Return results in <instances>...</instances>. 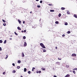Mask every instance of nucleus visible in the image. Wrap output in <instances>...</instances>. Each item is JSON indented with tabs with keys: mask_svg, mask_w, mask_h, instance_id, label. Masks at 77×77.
Masks as SVG:
<instances>
[{
	"mask_svg": "<svg viewBox=\"0 0 77 77\" xmlns=\"http://www.w3.org/2000/svg\"><path fill=\"white\" fill-rule=\"evenodd\" d=\"M40 45L42 47V48H45V46L44 45L43 43H41L40 44Z\"/></svg>",
	"mask_w": 77,
	"mask_h": 77,
	"instance_id": "obj_1",
	"label": "nucleus"
},
{
	"mask_svg": "<svg viewBox=\"0 0 77 77\" xmlns=\"http://www.w3.org/2000/svg\"><path fill=\"white\" fill-rule=\"evenodd\" d=\"M41 69L42 70H43V71H45V68L43 67H42Z\"/></svg>",
	"mask_w": 77,
	"mask_h": 77,
	"instance_id": "obj_2",
	"label": "nucleus"
},
{
	"mask_svg": "<svg viewBox=\"0 0 77 77\" xmlns=\"http://www.w3.org/2000/svg\"><path fill=\"white\" fill-rule=\"evenodd\" d=\"M24 47H26L27 46V43L26 42H24Z\"/></svg>",
	"mask_w": 77,
	"mask_h": 77,
	"instance_id": "obj_3",
	"label": "nucleus"
},
{
	"mask_svg": "<svg viewBox=\"0 0 77 77\" xmlns=\"http://www.w3.org/2000/svg\"><path fill=\"white\" fill-rule=\"evenodd\" d=\"M72 56H76V54H72Z\"/></svg>",
	"mask_w": 77,
	"mask_h": 77,
	"instance_id": "obj_4",
	"label": "nucleus"
},
{
	"mask_svg": "<svg viewBox=\"0 0 77 77\" xmlns=\"http://www.w3.org/2000/svg\"><path fill=\"white\" fill-rule=\"evenodd\" d=\"M61 10H65V8L62 7L61 8Z\"/></svg>",
	"mask_w": 77,
	"mask_h": 77,
	"instance_id": "obj_5",
	"label": "nucleus"
},
{
	"mask_svg": "<svg viewBox=\"0 0 77 77\" xmlns=\"http://www.w3.org/2000/svg\"><path fill=\"white\" fill-rule=\"evenodd\" d=\"M22 57H24V53H23V52L22 53Z\"/></svg>",
	"mask_w": 77,
	"mask_h": 77,
	"instance_id": "obj_6",
	"label": "nucleus"
},
{
	"mask_svg": "<svg viewBox=\"0 0 77 77\" xmlns=\"http://www.w3.org/2000/svg\"><path fill=\"white\" fill-rule=\"evenodd\" d=\"M17 29H18V30H21V29L20 28V27H18Z\"/></svg>",
	"mask_w": 77,
	"mask_h": 77,
	"instance_id": "obj_7",
	"label": "nucleus"
},
{
	"mask_svg": "<svg viewBox=\"0 0 77 77\" xmlns=\"http://www.w3.org/2000/svg\"><path fill=\"white\" fill-rule=\"evenodd\" d=\"M35 69V67H32V71H34V69Z\"/></svg>",
	"mask_w": 77,
	"mask_h": 77,
	"instance_id": "obj_8",
	"label": "nucleus"
},
{
	"mask_svg": "<svg viewBox=\"0 0 77 77\" xmlns=\"http://www.w3.org/2000/svg\"><path fill=\"white\" fill-rule=\"evenodd\" d=\"M26 71H27V69H26V68H24V72H26Z\"/></svg>",
	"mask_w": 77,
	"mask_h": 77,
	"instance_id": "obj_9",
	"label": "nucleus"
},
{
	"mask_svg": "<svg viewBox=\"0 0 77 77\" xmlns=\"http://www.w3.org/2000/svg\"><path fill=\"white\" fill-rule=\"evenodd\" d=\"M74 17H75V18H77V15H76V14H74Z\"/></svg>",
	"mask_w": 77,
	"mask_h": 77,
	"instance_id": "obj_10",
	"label": "nucleus"
},
{
	"mask_svg": "<svg viewBox=\"0 0 77 77\" xmlns=\"http://www.w3.org/2000/svg\"><path fill=\"white\" fill-rule=\"evenodd\" d=\"M18 63H21V60H18Z\"/></svg>",
	"mask_w": 77,
	"mask_h": 77,
	"instance_id": "obj_11",
	"label": "nucleus"
},
{
	"mask_svg": "<svg viewBox=\"0 0 77 77\" xmlns=\"http://www.w3.org/2000/svg\"><path fill=\"white\" fill-rule=\"evenodd\" d=\"M67 33L68 34H69V33H71V31H68Z\"/></svg>",
	"mask_w": 77,
	"mask_h": 77,
	"instance_id": "obj_12",
	"label": "nucleus"
},
{
	"mask_svg": "<svg viewBox=\"0 0 77 77\" xmlns=\"http://www.w3.org/2000/svg\"><path fill=\"white\" fill-rule=\"evenodd\" d=\"M13 73H15V72H16V71L14 70H13Z\"/></svg>",
	"mask_w": 77,
	"mask_h": 77,
	"instance_id": "obj_13",
	"label": "nucleus"
},
{
	"mask_svg": "<svg viewBox=\"0 0 77 77\" xmlns=\"http://www.w3.org/2000/svg\"><path fill=\"white\" fill-rule=\"evenodd\" d=\"M18 21L19 22V23H21V20H18Z\"/></svg>",
	"mask_w": 77,
	"mask_h": 77,
	"instance_id": "obj_14",
	"label": "nucleus"
},
{
	"mask_svg": "<svg viewBox=\"0 0 77 77\" xmlns=\"http://www.w3.org/2000/svg\"><path fill=\"white\" fill-rule=\"evenodd\" d=\"M65 25L66 26H67V25H68V23L67 22L65 23Z\"/></svg>",
	"mask_w": 77,
	"mask_h": 77,
	"instance_id": "obj_15",
	"label": "nucleus"
},
{
	"mask_svg": "<svg viewBox=\"0 0 77 77\" xmlns=\"http://www.w3.org/2000/svg\"><path fill=\"white\" fill-rule=\"evenodd\" d=\"M66 76L67 77H69L70 76V75L69 74H67L66 75Z\"/></svg>",
	"mask_w": 77,
	"mask_h": 77,
	"instance_id": "obj_16",
	"label": "nucleus"
},
{
	"mask_svg": "<svg viewBox=\"0 0 77 77\" xmlns=\"http://www.w3.org/2000/svg\"><path fill=\"white\" fill-rule=\"evenodd\" d=\"M6 57H5V59H6L8 57V55H6Z\"/></svg>",
	"mask_w": 77,
	"mask_h": 77,
	"instance_id": "obj_17",
	"label": "nucleus"
},
{
	"mask_svg": "<svg viewBox=\"0 0 77 77\" xmlns=\"http://www.w3.org/2000/svg\"><path fill=\"white\" fill-rule=\"evenodd\" d=\"M17 68L18 69H20V66H17Z\"/></svg>",
	"mask_w": 77,
	"mask_h": 77,
	"instance_id": "obj_18",
	"label": "nucleus"
},
{
	"mask_svg": "<svg viewBox=\"0 0 77 77\" xmlns=\"http://www.w3.org/2000/svg\"><path fill=\"white\" fill-rule=\"evenodd\" d=\"M59 17H61V14H59Z\"/></svg>",
	"mask_w": 77,
	"mask_h": 77,
	"instance_id": "obj_19",
	"label": "nucleus"
},
{
	"mask_svg": "<svg viewBox=\"0 0 77 77\" xmlns=\"http://www.w3.org/2000/svg\"><path fill=\"white\" fill-rule=\"evenodd\" d=\"M50 12H54V10H51Z\"/></svg>",
	"mask_w": 77,
	"mask_h": 77,
	"instance_id": "obj_20",
	"label": "nucleus"
},
{
	"mask_svg": "<svg viewBox=\"0 0 77 77\" xmlns=\"http://www.w3.org/2000/svg\"><path fill=\"white\" fill-rule=\"evenodd\" d=\"M56 24H59V22L57 21L55 22Z\"/></svg>",
	"mask_w": 77,
	"mask_h": 77,
	"instance_id": "obj_21",
	"label": "nucleus"
},
{
	"mask_svg": "<svg viewBox=\"0 0 77 77\" xmlns=\"http://www.w3.org/2000/svg\"><path fill=\"white\" fill-rule=\"evenodd\" d=\"M2 21H3V22H4V23H6V21L5 20L2 19Z\"/></svg>",
	"mask_w": 77,
	"mask_h": 77,
	"instance_id": "obj_22",
	"label": "nucleus"
},
{
	"mask_svg": "<svg viewBox=\"0 0 77 77\" xmlns=\"http://www.w3.org/2000/svg\"><path fill=\"white\" fill-rule=\"evenodd\" d=\"M46 51H47L45 49L44 50H43V52L44 53V52H46Z\"/></svg>",
	"mask_w": 77,
	"mask_h": 77,
	"instance_id": "obj_23",
	"label": "nucleus"
},
{
	"mask_svg": "<svg viewBox=\"0 0 77 77\" xmlns=\"http://www.w3.org/2000/svg\"><path fill=\"white\" fill-rule=\"evenodd\" d=\"M6 40H5L4 42V44H6Z\"/></svg>",
	"mask_w": 77,
	"mask_h": 77,
	"instance_id": "obj_24",
	"label": "nucleus"
},
{
	"mask_svg": "<svg viewBox=\"0 0 77 77\" xmlns=\"http://www.w3.org/2000/svg\"><path fill=\"white\" fill-rule=\"evenodd\" d=\"M3 74H4V75H5V74H6V72H3Z\"/></svg>",
	"mask_w": 77,
	"mask_h": 77,
	"instance_id": "obj_25",
	"label": "nucleus"
},
{
	"mask_svg": "<svg viewBox=\"0 0 77 77\" xmlns=\"http://www.w3.org/2000/svg\"><path fill=\"white\" fill-rule=\"evenodd\" d=\"M67 14H70V13H69V11H67Z\"/></svg>",
	"mask_w": 77,
	"mask_h": 77,
	"instance_id": "obj_26",
	"label": "nucleus"
},
{
	"mask_svg": "<svg viewBox=\"0 0 77 77\" xmlns=\"http://www.w3.org/2000/svg\"><path fill=\"white\" fill-rule=\"evenodd\" d=\"M73 70H77V68H75V69H73Z\"/></svg>",
	"mask_w": 77,
	"mask_h": 77,
	"instance_id": "obj_27",
	"label": "nucleus"
},
{
	"mask_svg": "<svg viewBox=\"0 0 77 77\" xmlns=\"http://www.w3.org/2000/svg\"><path fill=\"white\" fill-rule=\"evenodd\" d=\"M28 74H30V73H31V72H30V71H29L28 72Z\"/></svg>",
	"mask_w": 77,
	"mask_h": 77,
	"instance_id": "obj_28",
	"label": "nucleus"
},
{
	"mask_svg": "<svg viewBox=\"0 0 77 77\" xmlns=\"http://www.w3.org/2000/svg\"><path fill=\"white\" fill-rule=\"evenodd\" d=\"M26 36H24L23 37V39H26Z\"/></svg>",
	"mask_w": 77,
	"mask_h": 77,
	"instance_id": "obj_29",
	"label": "nucleus"
},
{
	"mask_svg": "<svg viewBox=\"0 0 77 77\" xmlns=\"http://www.w3.org/2000/svg\"><path fill=\"white\" fill-rule=\"evenodd\" d=\"M3 42V41L2 40H0V43H2Z\"/></svg>",
	"mask_w": 77,
	"mask_h": 77,
	"instance_id": "obj_30",
	"label": "nucleus"
},
{
	"mask_svg": "<svg viewBox=\"0 0 77 77\" xmlns=\"http://www.w3.org/2000/svg\"><path fill=\"white\" fill-rule=\"evenodd\" d=\"M48 5H49V6H53V5L51 4H49Z\"/></svg>",
	"mask_w": 77,
	"mask_h": 77,
	"instance_id": "obj_31",
	"label": "nucleus"
},
{
	"mask_svg": "<svg viewBox=\"0 0 77 77\" xmlns=\"http://www.w3.org/2000/svg\"><path fill=\"white\" fill-rule=\"evenodd\" d=\"M14 33L15 35H18V34L16 33V32H14Z\"/></svg>",
	"mask_w": 77,
	"mask_h": 77,
	"instance_id": "obj_32",
	"label": "nucleus"
},
{
	"mask_svg": "<svg viewBox=\"0 0 77 77\" xmlns=\"http://www.w3.org/2000/svg\"><path fill=\"white\" fill-rule=\"evenodd\" d=\"M73 72L74 73V74H75V72L74 70L73 71Z\"/></svg>",
	"mask_w": 77,
	"mask_h": 77,
	"instance_id": "obj_33",
	"label": "nucleus"
},
{
	"mask_svg": "<svg viewBox=\"0 0 77 77\" xmlns=\"http://www.w3.org/2000/svg\"><path fill=\"white\" fill-rule=\"evenodd\" d=\"M3 25L4 26H6V23H4Z\"/></svg>",
	"mask_w": 77,
	"mask_h": 77,
	"instance_id": "obj_34",
	"label": "nucleus"
},
{
	"mask_svg": "<svg viewBox=\"0 0 77 77\" xmlns=\"http://www.w3.org/2000/svg\"><path fill=\"white\" fill-rule=\"evenodd\" d=\"M38 8H40L41 7V6L40 5H37Z\"/></svg>",
	"mask_w": 77,
	"mask_h": 77,
	"instance_id": "obj_35",
	"label": "nucleus"
},
{
	"mask_svg": "<svg viewBox=\"0 0 77 77\" xmlns=\"http://www.w3.org/2000/svg\"><path fill=\"white\" fill-rule=\"evenodd\" d=\"M58 60H62V59L61 58H58Z\"/></svg>",
	"mask_w": 77,
	"mask_h": 77,
	"instance_id": "obj_36",
	"label": "nucleus"
},
{
	"mask_svg": "<svg viewBox=\"0 0 77 77\" xmlns=\"http://www.w3.org/2000/svg\"><path fill=\"white\" fill-rule=\"evenodd\" d=\"M12 65H13V66H15V63H13L12 64Z\"/></svg>",
	"mask_w": 77,
	"mask_h": 77,
	"instance_id": "obj_37",
	"label": "nucleus"
},
{
	"mask_svg": "<svg viewBox=\"0 0 77 77\" xmlns=\"http://www.w3.org/2000/svg\"><path fill=\"white\" fill-rule=\"evenodd\" d=\"M0 50L1 51H2V47H0Z\"/></svg>",
	"mask_w": 77,
	"mask_h": 77,
	"instance_id": "obj_38",
	"label": "nucleus"
},
{
	"mask_svg": "<svg viewBox=\"0 0 77 77\" xmlns=\"http://www.w3.org/2000/svg\"><path fill=\"white\" fill-rule=\"evenodd\" d=\"M56 63H57H57L60 64V62H56Z\"/></svg>",
	"mask_w": 77,
	"mask_h": 77,
	"instance_id": "obj_39",
	"label": "nucleus"
},
{
	"mask_svg": "<svg viewBox=\"0 0 77 77\" xmlns=\"http://www.w3.org/2000/svg\"><path fill=\"white\" fill-rule=\"evenodd\" d=\"M40 3H42V1H41L40 2Z\"/></svg>",
	"mask_w": 77,
	"mask_h": 77,
	"instance_id": "obj_40",
	"label": "nucleus"
},
{
	"mask_svg": "<svg viewBox=\"0 0 77 77\" xmlns=\"http://www.w3.org/2000/svg\"><path fill=\"white\" fill-rule=\"evenodd\" d=\"M38 72L39 74H40V73H41V71H39Z\"/></svg>",
	"mask_w": 77,
	"mask_h": 77,
	"instance_id": "obj_41",
	"label": "nucleus"
},
{
	"mask_svg": "<svg viewBox=\"0 0 77 77\" xmlns=\"http://www.w3.org/2000/svg\"><path fill=\"white\" fill-rule=\"evenodd\" d=\"M65 36V35H64V34H63V37H64Z\"/></svg>",
	"mask_w": 77,
	"mask_h": 77,
	"instance_id": "obj_42",
	"label": "nucleus"
},
{
	"mask_svg": "<svg viewBox=\"0 0 77 77\" xmlns=\"http://www.w3.org/2000/svg\"><path fill=\"white\" fill-rule=\"evenodd\" d=\"M36 73H39V71L37 70V71H36Z\"/></svg>",
	"mask_w": 77,
	"mask_h": 77,
	"instance_id": "obj_43",
	"label": "nucleus"
},
{
	"mask_svg": "<svg viewBox=\"0 0 77 77\" xmlns=\"http://www.w3.org/2000/svg\"><path fill=\"white\" fill-rule=\"evenodd\" d=\"M23 32H26V30H24V31H23Z\"/></svg>",
	"mask_w": 77,
	"mask_h": 77,
	"instance_id": "obj_44",
	"label": "nucleus"
},
{
	"mask_svg": "<svg viewBox=\"0 0 77 77\" xmlns=\"http://www.w3.org/2000/svg\"><path fill=\"white\" fill-rule=\"evenodd\" d=\"M55 48H56V50H57V47H55Z\"/></svg>",
	"mask_w": 77,
	"mask_h": 77,
	"instance_id": "obj_45",
	"label": "nucleus"
},
{
	"mask_svg": "<svg viewBox=\"0 0 77 77\" xmlns=\"http://www.w3.org/2000/svg\"><path fill=\"white\" fill-rule=\"evenodd\" d=\"M23 24H24V23H25V21H23Z\"/></svg>",
	"mask_w": 77,
	"mask_h": 77,
	"instance_id": "obj_46",
	"label": "nucleus"
},
{
	"mask_svg": "<svg viewBox=\"0 0 77 77\" xmlns=\"http://www.w3.org/2000/svg\"><path fill=\"white\" fill-rule=\"evenodd\" d=\"M10 40H12V38H10Z\"/></svg>",
	"mask_w": 77,
	"mask_h": 77,
	"instance_id": "obj_47",
	"label": "nucleus"
},
{
	"mask_svg": "<svg viewBox=\"0 0 77 77\" xmlns=\"http://www.w3.org/2000/svg\"><path fill=\"white\" fill-rule=\"evenodd\" d=\"M54 77H57V76H56L54 75Z\"/></svg>",
	"mask_w": 77,
	"mask_h": 77,
	"instance_id": "obj_48",
	"label": "nucleus"
},
{
	"mask_svg": "<svg viewBox=\"0 0 77 77\" xmlns=\"http://www.w3.org/2000/svg\"><path fill=\"white\" fill-rule=\"evenodd\" d=\"M36 2H38L39 0H35Z\"/></svg>",
	"mask_w": 77,
	"mask_h": 77,
	"instance_id": "obj_49",
	"label": "nucleus"
},
{
	"mask_svg": "<svg viewBox=\"0 0 77 77\" xmlns=\"http://www.w3.org/2000/svg\"><path fill=\"white\" fill-rule=\"evenodd\" d=\"M22 33H23V32H24V31H23V30H22Z\"/></svg>",
	"mask_w": 77,
	"mask_h": 77,
	"instance_id": "obj_50",
	"label": "nucleus"
},
{
	"mask_svg": "<svg viewBox=\"0 0 77 77\" xmlns=\"http://www.w3.org/2000/svg\"><path fill=\"white\" fill-rule=\"evenodd\" d=\"M30 14H32V11H31V12H30Z\"/></svg>",
	"mask_w": 77,
	"mask_h": 77,
	"instance_id": "obj_51",
	"label": "nucleus"
},
{
	"mask_svg": "<svg viewBox=\"0 0 77 77\" xmlns=\"http://www.w3.org/2000/svg\"><path fill=\"white\" fill-rule=\"evenodd\" d=\"M64 77H67V76H66H66H65Z\"/></svg>",
	"mask_w": 77,
	"mask_h": 77,
	"instance_id": "obj_52",
	"label": "nucleus"
},
{
	"mask_svg": "<svg viewBox=\"0 0 77 77\" xmlns=\"http://www.w3.org/2000/svg\"><path fill=\"white\" fill-rule=\"evenodd\" d=\"M20 77H23L22 76H21Z\"/></svg>",
	"mask_w": 77,
	"mask_h": 77,
	"instance_id": "obj_53",
	"label": "nucleus"
},
{
	"mask_svg": "<svg viewBox=\"0 0 77 77\" xmlns=\"http://www.w3.org/2000/svg\"><path fill=\"white\" fill-rule=\"evenodd\" d=\"M11 37H12V35H11Z\"/></svg>",
	"mask_w": 77,
	"mask_h": 77,
	"instance_id": "obj_54",
	"label": "nucleus"
},
{
	"mask_svg": "<svg viewBox=\"0 0 77 77\" xmlns=\"http://www.w3.org/2000/svg\"><path fill=\"white\" fill-rule=\"evenodd\" d=\"M68 67H69V66H68Z\"/></svg>",
	"mask_w": 77,
	"mask_h": 77,
	"instance_id": "obj_55",
	"label": "nucleus"
}]
</instances>
